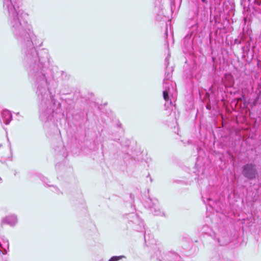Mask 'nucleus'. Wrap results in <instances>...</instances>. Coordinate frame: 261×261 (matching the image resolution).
I'll list each match as a JSON object with an SVG mask.
<instances>
[{
	"instance_id": "1",
	"label": "nucleus",
	"mask_w": 261,
	"mask_h": 261,
	"mask_svg": "<svg viewBox=\"0 0 261 261\" xmlns=\"http://www.w3.org/2000/svg\"><path fill=\"white\" fill-rule=\"evenodd\" d=\"M3 8L10 31L21 49L22 65L36 90L39 119L47 122L62 111L61 103L51 93L56 92L58 83L49 67L48 50L35 48V36L25 19L28 14L20 9L19 0H3Z\"/></svg>"
},
{
	"instance_id": "2",
	"label": "nucleus",
	"mask_w": 261,
	"mask_h": 261,
	"mask_svg": "<svg viewBox=\"0 0 261 261\" xmlns=\"http://www.w3.org/2000/svg\"><path fill=\"white\" fill-rule=\"evenodd\" d=\"M253 97L247 99L244 94H242L239 99L242 102V107L244 109L249 110L251 108V111L261 100V77L257 81L256 84L252 87ZM252 112H251V114Z\"/></svg>"
},
{
	"instance_id": "3",
	"label": "nucleus",
	"mask_w": 261,
	"mask_h": 261,
	"mask_svg": "<svg viewBox=\"0 0 261 261\" xmlns=\"http://www.w3.org/2000/svg\"><path fill=\"white\" fill-rule=\"evenodd\" d=\"M192 21H193V24L191 25H187L190 31L183 39L182 42V48L189 53L192 52L194 50V40L197 37L199 32L198 23L194 20Z\"/></svg>"
},
{
	"instance_id": "4",
	"label": "nucleus",
	"mask_w": 261,
	"mask_h": 261,
	"mask_svg": "<svg viewBox=\"0 0 261 261\" xmlns=\"http://www.w3.org/2000/svg\"><path fill=\"white\" fill-rule=\"evenodd\" d=\"M176 84L173 82H163V97L165 100L164 107L165 110L173 107L172 99L174 100L177 95L175 88Z\"/></svg>"
},
{
	"instance_id": "5",
	"label": "nucleus",
	"mask_w": 261,
	"mask_h": 261,
	"mask_svg": "<svg viewBox=\"0 0 261 261\" xmlns=\"http://www.w3.org/2000/svg\"><path fill=\"white\" fill-rule=\"evenodd\" d=\"M234 85L233 76L230 73H225L221 78L220 83H217L216 80H214L213 84L209 88V91L211 94H214L216 91H221L222 87L234 86Z\"/></svg>"
},
{
	"instance_id": "6",
	"label": "nucleus",
	"mask_w": 261,
	"mask_h": 261,
	"mask_svg": "<svg viewBox=\"0 0 261 261\" xmlns=\"http://www.w3.org/2000/svg\"><path fill=\"white\" fill-rule=\"evenodd\" d=\"M124 219L128 222L129 226L136 231L143 232L145 229L143 220L135 213L126 214L124 216Z\"/></svg>"
},
{
	"instance_id": "7",
	"label": "nucleus",
	"mask_w": 261,
	"mask_h": 261,
	"mask_svg": "<svg viewBox=\"0 0 261 261\" xmlns=\"http://www.w3.org/2000/svg\"><path fill=\"white\" fill-rule=\"evenodd\" d=\"M242 175L248 180L255 179L258 175L257 166L254 163H247L241 167Z\"/></svg>"
},
{
	"instance_id": "8",
	"label": "nucleus",
	"mask_w": 261,
	"mask_h": 261,
	"mask_svg": "<svg viewBox=\"0 0 261 261\" xmlns=\"http://www.w3.org/2000/svg\"><path fill=\"white\" fill-rule=\"evenodd\" d=\"M143 204L144 207L155 216H163L164 213L162 211L157 199H151L150 197H145L143 200Z\"/></svg>"
},
{
	"instance_id": "9",
	"label": "nucleus",
	"mask_w": 261,
	"mask_h": 261,
	"mask_svg": "<svg viewBox=\"0 0 261 261\" xmlns=\"http://www.w3.org/2000/svg\"><path fill=\"white\" fill-rule=\"evenodd\" d=\"M212 238L221 246L227 245L230 241L228 232L225 228L219 229L217 233L214 232Z\"/></svg>"
},
{
	"instance_id": "10",
	"label": "nucleus",
	"mask_w": 261,
	"mask_h": 261,
	"mask_svg": "<svg viewBox=\"0 0 261 261\" xmlns=\"http://www.w3.org/2000/svg\"><path fill=\"white\" fill-rule=\"evenodd\" d=\"M252 42V38L251 36H246L244 41L240 46V50L242 51V57H245L248 54L250 50L251 43Z\"/></svg>"
},
{
	"instance_id": "11",
	"label": "nucleus",
	"mask_w": 261,
	"mask_h": 261,
	"mask_svg": "<svg viewBox=\"0 0 261 261\" xmlns=\"http://www.w3.org/2000/svg\"><path fill=\"white\" fill-rule=\"evenodd\" d=\"M170 54H168L167 56L165 59V65L166 66V71L165 73V78L163 82H170L169 80L172 76V72L173 71V68L172 66L169 67V58Z\"/></svg>"
},
{
	"instance_id": "12",
	"label": "nucleus",
	"mask_w": 261,
	"mask_h": 261,
	"mask_svg": "<svg viewBox=\"0 0 261 261\" xmlns=\"http://www.w3.org/2000/svg\"><path fill=\"white\" fill-rule=\"evenodd\" d=\"M17 223L16 215L12 214L5 216L1 221V225H8L14 227Z\"/></svg>"
},
{
	"instance_id": "13",
	"label": "nucleus",
	"mask_w": 261,
	"mask_h": 261,
	"mask_svg": "<svg viewBox=\"0 0 261 261\" xmlns=\"http://www.w3.org/2000/svg\"><path fill=\"white\" fill-rule=\"evenodd\" d=\"M219 92L225 93L226 97H229V95L235 96L240 93V91L234 88L233 86L222 87L221 91Z\"/></svg>"
},
{
	"instance_id": "14",
	"label": "nucleus",
	"mask_w": 261,
	"mask_h": 261,
	"mask_svg": "<svg viewBox=\"0 0 261 261\" xmlns=\"http://www.w3.org/2000/svg\"><path fill=\"white\" fill-rule=\"evenodd\" d=\"M12 120V114L11 112L8 110H4L0 118L1 122H4L5 124H9Z\"/></svg>"
},
{
	"instance_id": "15",
	"label": "nucleus",
	"mask_w": 261,
	"mask_h": 261,
	"mask_svg": "<svg viewBox=\"0 0 261 261\" xmlns=\"http://www.w3.org/2000/svg\"><path fill=\"white\" fill-rule=\"evenodd\" d=\"M164 261H183L180 256L175 252L170 251L166 253L163 258Z\"/></svg>"
},
{
	"instance_id": "16",
	"label": "nucleus",
	"mask_w": 261,
	"mask_h": 261,
	"mask_svg": "<svg viewBox=\"0 0 261 261\" xmlns=\"http://www.w3.org/2000/svg\"><path fill=\"white\" fill-rule=\"evenodd\" d=\"M0 247L1 248L0 249V255L1 253L3 254H7L9 249V243L7 238L0 239Z\"/></svg>"
},
{
	"instance_id": "17",
	"label": "nucleus",
	"mask_w": 261,
	"mask_h": 261,
	"mask_svg": "<svg viewBox=\"0 0 261 261\" xmlns=\"http://www.w3.org/2000/svg\"><path fill=\"white\" fill-rule=\"evenodd\" d=\"M55 152L59 155H62L63 158H65L67 156L66 149L64 146L60 143L57 146L54 148Z\"/></svg>"
},
{
	"instance_id": "18",
	"label": "nucleus",
	"mask_w": 261,
	"mask_h": 261,
	"mask_svg": "<svg viewBox=\"0 0 261 261\" xmlns=\"http://www.w3.org/2000/svg\"><path fill=\"white\" fill-rule=\"evenodd\" d=\"M199 232L201 233V234H206L211 237H213L214 233V232L212 231L211 228L207 224L203 225L199 228Z\"/></svg>"
},
{
	"instance_id": "19",
	"label": "nucleus",
	"mask_w": 261,
	"mask_h": 261,
	"mask_svg": "<svg viewBox=\"0 0 261 261\" xmlns=\"http://www.w3.org/2000/svg\"><path fill=\"white\" fill-rule=\"evenodd\" d=\"M41 180L45 184H46L47 185L48 187H51L53 188V189L51 190V191L54 192V193H57V194H62V192H61V191L59 190V189L56 186H54V185H49L48 184V182H49L48 178L42 176L41 177Z\"/></svg>"
},
{
	"instance_id": "20",
	"label": "nucleus",
	"mask_w": 261,
	"mask_h": 261,
	"mask_svg": "<svg viewBox=\"0 0 261 261\" xmlns=\"http://www.w3.org/2000/svg\"><path fill=\"white\" fill-rule=\"evenodd\" d=\"M201 194L202 201L205 204H207L210 207H212L213 205L217 202L216 200H213L210 197H205L202 192Z\"/></svg>"
},
{
	"instance_id": "21",
	"label": "nucleus",
	"mask_w": 261,
	"mask_h": 261,
	"mask_svg": "<svg viewBox=\"0 0 261 261\" xmlns=\"http://www.w3.org/2000/svg\"><path fill=\"white\" fill-rule=\"evenodd\" d=\"M71 92V91L68 85L63 83L62 84V88L60 90L59 93L63 95H67L70 94Z\"/></svg>"
},
{
	"instance_id": "22",
	"label": "nucleus",
	"mask_w": 261,
	"mask_h": 261,
	"mask_svg": "<svg viewBox=\"0 0 261 261\" xmlns=\"http://www.w3.org/2000/svg\"><path fill=\"white\" fill-rule=\"evenodd\" d=\"M246 36L245 35H242L240 37H238L237 38H236L234 40L233 43L234 45H237V47L238 49H240V46H241V44H243L244 40L246 38Z\"/></svg>"
},
{
	"instance_id": "23",
	"label": "nucleus",
	"mask_w": 261,
	"mask_h": 261,
	"mask_svg": "<svg viewBox=\"0 0 261 261\" xmlns=\"http://www.w3.org/2000/svg\"><path fill=\"white\" fill-rule=\"evenodd\" d=\"M220 258V254L217 250H214L211 252V259L212 261H219Z\"/></svg>"
},
{
	"instance_id": "24",
	"label": "nucleus",
	"mask_w": 261,
	"mask_h": 261,
	"mask_svg": "<svg viewBox=\"0 0 261 261\" xmlns=\"http://www.w3.org/2000/svg\"><path fill=\"white\" fill-rule=\"evenodd\" d=\"M251 4H250V6L252 7V8L256 11L258 9V7L261 5V0H252Z\"/></svg>"
},
{
	"instance_id": "25",
	"label": "nucleus",
	"mask_w": 261,
	"mask_h": 261,
	"mask_svg": "<svg viewBox=\"0 0 261 261\" xmlns=\"http://www.w3.org/2000/svg\"><path fill=\"white\" fill-rule=\"evenodd\" d=\"M210 21L211 22H214V24H217L218 23H219L221 21V17L220 15H215L213 18L211 16L210 18Z\"/></svg>"
},
{
	"instance_id": "26",
	"label": "nucleus",
	"mask_w": 261,
	"mask_h": 261,
	"mask_svg": "<svg viewBox=\"0 0 261 261\" xmlns=\"http://www.w3.org/2000/svg\"><path fill=\"white\" fill-rule=\"evenodd\" d=\"M252 0H240V4L245 10L247 6L250 7V4H251Z\"/></svg>"
},
{
	"instance_id": "27",
	"label": "nucleus",
	"mask_w": 261,
	"mask_h": 261,
	"mask_svg": "<svg viewBox=\"0 0 261 261\" xmlns=\"http://www.w3.org/2000/svg\"><path fill=\"white\" fill-rule=\"evenodd\" d=\"M118 140L120 141V143L122 146L128 147L130 143V141L128 139L123 138L121 140L119 139Z\"/></svg>"
},
{
	"instance_id": "28",
	"label": "nucleus",
	"mask_w": 261,
	"mask_h": 261,
	"mask_svg": "<svg viewBox=\"0 0 261 261\" xmlns=\"http://www.w3.org/2000/svg\"><path fill=\"white\" fill-rule=\"evenodd\" d=\"M126 256L124 255H118V256H112L108 261H119L122 258H125Z\"/></svg>"
},
{
	"instance_id": "29",
	"label": "nucleus",
	"mask_w": 261,
	"mask_h": 261,
	"mask_svg": "<svg viewBox=\"0 0 261 261\" xmlns=\"http://www.w3.org/2000/svg\"><path fill=\"white\" fill-rule=\"evenodd\" d=\"M70 77V75L67 74L66 72L63 71H61V78L62 80L65 81H68Z\"/></svg>"
},
{
	"instance_id": "30",
	"label": "nucleus",
	"mask_w": 261,
	"mask_h": 261,
	"mask_svg": "<svg viewBox=\"0 0 261 261\" xmlns=\"http://www.w3.org/2000/svg\"><path fill=\"white\" fill-rule=\"evenodd\" d=\"M257 66L258 69H261V61L257 60Z\"/></svg>"
},
{
	"instance_id": "31",
	"label": "nucleus",
	"mask_w": 261,
	"mask_h": 261,
	"mask_svg": "<svg viewBox=\"0 0 261 261\" xmlns=\"http://www.w3.org/2000/svg\"><path fill=\"white\" fill-rule=\"evenodd\" d=\"M144 238L145 243H146V242H147V235L146 234V232H145V233L144 234Z\"/></svg>"
},
{
	"instance_id": "32",
	"label": "nucleus",
	"mask_w": 261,
	"mask_h": 261,
	"mask_svg": "<svg viewBox=\"0 0 261 261\" xmlns=\"http://www.w3.org/2000/svg\"><path fill=\"white\" fill-rule=\"evenodd\" d=\"M116 125L119 128L121 127L122 126V124L119 121H118V123H117Z\"/></svg>"
},
{
	"instance_id": "33",
	"label": "nucleus",
	"mask_w": 261,
	"mask_h": 261,
	"mask_svg": "<svg viewBox=\"0 0 261 261\" xmlns=\"http://www.w3.org/2000/svg\"><path fill=\"white\" fill-rule=\"evenodd\" d=\"M130 198L133 201L134 200V196L132 194H130L129 195Z\"/></svg>"
},
{
	"instance_id": "34",
	"label": "nucleus",
	"mask_w": 261,
	"mask_h": 261,
	"mask_svg": "<svg viewBox=\"0 0 261 261\" xmlns=\"http://www.w3.org/2000/svg\"><path fill=\"white\" fill-rule=\"evenodd\" d=\"M201 2L205 4H207L208 3V0H201Z\"/></svg>"
},
{
	"instance_id": "35",
	"label": "nucleus",
	"mask_w": 261,
	"mask_h": 261,
	"mask_svg": "<svg viewBox=\"0 0 261 261\" xmlns=\"http://www.w3.org/2000/svg\"><path fill=\"white\" fill-rule=\"evenodd\" d=\"M206 109H208V110H210V109H211V107H210V106H208V105H207V106H206Z\"/></svg>"
},
{
	"instance_id": "36",
	"label": "nucleus",
	"mask_w": 261,
	"mask_h": 261,
	"mask_svg": "<svg viewBox=\"0 0 261 261\" xmlns=\"http://www.w3.org/2000/svg\"><path fill=\"white\" fill-rule=\"evenodd\" d=\"M216 67L214 65L213 66V70H214L215 72L216 71Z\"/></svg>"
},
{
	"instance_id": "37",
	"label": "nucleus",
	"mask_w": 261,
	"mask_h": 261,
	"mask_svg": "<svg viewBox=\"0 0 261 261\" xmlns=\"http://www.w3.org/2000/svg\"><path fill=\"white\" fill-rule=\"evenodd\" d=\"M166 43L167 44V48H169V44H168L167 41H166Z\"/></svg>"
},
{
	"instance_id": "38",
	"label": "nucleus",
	"mask_w": 261,
	"mask_h": 261,
	"mask_svg": "<svg viewBox=\"0 0 261 261\" xmlns=\"http://www.w3.org/2000/svg\"><path fill=\"white\" fill-rule=\"evenodd\" d=\"M165 35H166V36H167V35H168L167 28H166V31Z\"/></svg>"
},
{
	"instance_id": "39",
	"label": "nucleus",
	"mask_w": 261,
	"mask_h": 261,
	"mask_svg": "<svg viewBox=\"0 0 261 261\" xmlns=\"http://www.w3.org/2000/svg\"><path fill=\"white\" fill-rule=\"evenodd\" d=\"M10 152H11V154L12 155V149L11 147H10Z\"/></svg>"
},
{
	"instance_id": "40",
	"label": "nucleus",
	"mask_w": 261,
	"mask_h": 261,
	"mask_svg": "<svg viewBox=\"0 0 261 261\" xmlns=\"http://www.w3.org/2000/svg\"><path fill=\"white\" fill-rule=\"evenodd\" d=\"M2 178L1 177H0V182H2Z\"/></svg>"
},
{
	"instance_id": "41",
	"label": "nucleus",
	"mask_w": 261,
	"mask_h": 261,
	"mask_svg": "<svg viewBox=\"0 0 261 261\" xmlns=\"http://www.w3.org/2000/svg\"><path fill=\"white\" fill-rule=\"evenodd\" d=\"M147 177H150V174H148Z\"/></svg>"
},
{
	"instance_id": "42",
	"label": "nucleus",
	"mask_w": 261,
	"mask_h": 261,
	"mask_svg": "<svg viewBox=\"0 0 261 261\" xmlns=\"http://www.w3.org/2000/svg\"><path fill=\"white\" fill-rule=\"evenodd\" d=\"M19 113H17L16 114V115H19Z\"/></svg>"
},
{
	"instance_id": "43",
	"label": "nucleus",
	"mask_w": 261,
	"mask_h": 261,
	"mask_svg": "<svg viewBox=\"0 0 261 261\" xmlns=\"http://www.w3.org/2000/svg\"><path fill=\"white\" fill-rule=\"evenodd\" d=\"M150 181H152V179L150 177Z\"/></svg>"
},
{
	"instance_id": "44",
	"label": "nucleus",
	"mask_w": 261,
	"mask_h": 261,
	"mask_svg": "<svg viewBox=\"0 0 261 261\" xmlns=\"http://www.w3.org/2000/svg\"><path fill=\"white\" fill-rule=\"evenodd\" d=\"M2 146V144H0V147Z\"/></svg>"
},
{
	"instance_id": "45",
	"label": "nucleus",
	"mask_w": 261,
	"mask_h": 261,
	"mask_svg": "<svg viewBox=\"0 0 261 261\" xmlns=\"http://www.w3.org/2000/svg\"><path fill=\"white\" fill-rule=\"evenodd\" d=\"M180 2H181V0H180Z\"/></svg>"
}]
</instances>
